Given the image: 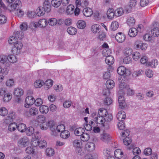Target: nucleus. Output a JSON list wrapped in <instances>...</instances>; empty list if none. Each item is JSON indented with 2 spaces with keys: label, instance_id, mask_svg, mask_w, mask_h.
<instances>
[{
  "label": "nucleus",
  "instance_id": "1",
  "mask_svg": "<svg viewBox=\"0 0 159 159\" xmlns=\"http://www.w3.org/2000/svg\"><path fill=\"white\" fill-rule=\"evenodd\" d=\"M8 42L10 44L14 45L11 50L14 54H17L20 52L23 46L21 40L15 38L14 36H12L9 38Z\"/></svg>",
  "mask_w": 159,
  "mask_h": 159
},
{
  "label": "nucleus",
  "instance_id": "2",
  "mask_svg": "<svg viewBox=\"0 0 159 159\" xmlns=\"http://www.w3.org/2000/svg\"><path fill=\"white\" fill-rule=\"evenodd\" d=\"M21 6V2L19 0H16L14 3L8 7L10 11H15L16 15L18 17H20L24 15V12L20 8Z\"/></svg>",
  "mask_w": 159,
  "mask_h": 159
},
{
  "label": "nucleus",
  "instance_id": "3",
  "mask_svg": "<svg viewBox=\"0 0 159 159\" xmlns=\"http://www.w3.org/2000/svg\"><path fill=\"white\" fill-rule=\"evenodd\" d=\"M46 125L50 128L51 130L55 133L60 132L63 131L65 129L64 125H59L57 126L54 125L52 121H49Z\"/></svg>",
  "mask_w": 159,
  "mask_h": 159
},
{
  "label": "nucleus",
  "instance_id": "4",
  "mask_svg": "<svg viewBox=\"0 0 159 159\" xmlns=\"http://www.w3.org/2000/svg\"><path fill=\"white\" fill-rule=\"evenodd\" d=\"M38 113V109L35 107H33L30 108L28 111H25L23 114L26 117H30L31 116H35Z\"/></svg>",
  "mask_w": 159,
  "mask_h": 159
},
{
  "label": "nucleus",
  "instance_id": "5",
  "mask_svg": "<svg viewBox=\"0 0 159 159\" xmlns=\"http://www.w3.org/2000/svg\"><path fill=\"white\" fill-rule=\"evenodd\" d=\"M36 121L40 124V127L42 130H46L48 129L47 126L45 127L43 124L46 121V117L43 115H39L36 117Z\"/></svg>",
  "mask_w": 159,
  "mask_h": 159
},
{
  "label": "nucleus",
  "instance_id": "6",
  "mask_svg": "<svg viewBox=\"0 0 159 159\" xmlns=\"http://www.w3.org/2000/svg\"><path fill=\"white\" fill-rule=\"evenodd\" d=\"M38 134H36L35 137V138L36 139V140L33 141L32 143V144L34 146H37L38 145L40 147L42 148H43L45 147L47 145V143L44 140H41L40 141H39L37 139L39 138Z\"/></svg>",
  "mask_w": 159,
  "mask_h": 159
},
{
  "label": "nucleus",
  "instance_id": "7",
  "mask_svg": "<svg viewBox=\"0 0 159 159\" xmlns=\"http://www.w3.org/2000/svg\"><path fill=\"white\" fill-rule=\"evenodd\" d=\"M48 25V21L46 19H41L38 22L34 23V25L35 27H40V28H45Z\"/></svg>",
  "mask_w": 159,
  "mask_h": 159
},
{
  "label": "nucleus",
  "instance_id": "8",
  "mask_svg": "<svg viewBox=\"0 0 159 159\" xmlns=\"http://www.w3.org/2000/svg\"><path fill=\"white\" fill-rule=\"evenodd\" d=\"M34 98L32 96L27 97L25 99V107L26 108H29L31 105L34 103Z\"/></svg>",
  "mask_w": 159,
  "mask_h": 159
},
{
  "label": "nucleus",
  "instance_id": "9",
  "mask_svg": "<svg viewBox=\"0 0 159 159\" xmlns=\"http://www.w3.org/2000/svg\"><path fill=\"white\" fill-rule=\"evenodd\" d=\"M0 63L5 65L7 66H9L10 64L9 62V58L7 56L2 54L0 55Z\"/></svg>",
  "mask_w": 159,
  "mask_h": 159
},
{
  "label": "nucleus",
  "instance_id": "10",
  "mask_svg": "<svg viewBox=\"0 0 159 159\" xmlns=\"http://www.w3.org/2000/svg\"><path fill=\"white\" fill-rule=\"evenodd\" d=\"M115 38L116 40L120 43L123 42L126 39L125 35L122 32H119L116 35Z\"/></svg>",
  "mask_w": 159,
  "mask_h": 159
},
{
  "label": "nucleus",
  "instance_id": "11",
  "mask_svg": "<svg viewBox=\"0 0 159 159\" xmlns=\"http://www.w3.org/2000/svg\"><path fill=\"white\" fill-rule=\"evenodd\" d=\"M94 121L96 122L97 124H102L105 127V129H108L109 127V125H106L104 118L102 116H98L96 119H94Z\"/></svg>",
  "mask_w": 159,
  "mask_h": 159
},
{
  "label": "nucleus",
  "instance_id": "12",
  "mask_svg": "<svg viewBox=\"0 0 159 159\" xmlns=\"http://www.w3.org/2000/svg\"><path fill=\"white\" fill-rule=\"evenodd\" d=\"M135 45L137 48H139L143 50H146L148 46L146 43H142L141 41L139 40L135 42Z\"/></svg>",
  "mask_w": 159,
  "mask_h": 159
},
{
  "label": "nucleus",
  "instance_id": "13",
  "mask_svg": "<svg viewBox=\"0 0 159 159\" xmlns=\"http://www.w3.org/2000/svg\"><path fill=\"white\" fill-rule=\"evenodd\" d=\"M19 146L20 147H25L29 143L28 139L26 137L22 138L18 142Z\"/></svg>",
  "mask_w": 159,
  "mask_h": 159
},
{
  "label": "nucleus",
  "instance_id": "14",
  "mask_svg": "<svg viewBox=\"0 0 159 159\" xmlns=\"http://www.w3.org/2000/svg\"><path fill=\"white\" fill-rule=\"evenodd\" d=\"M119 106L121 109L124 108L125 106V98L123 95L119 96L118 100Z\"/></svg>",
  "mask_w": 159,
  "mask_h": 159
},
{
  "label": "nucleus",
  "instance_id": "15",
  "mask_svg": "<svg viewBox=\"0 0 159 159\" xmlns=\"http://www.w3.org/2000/svg\"><path fill=\"white\" fill-rule=\"evenodd\" d=\"M100 139L102 141L106 142L110 140L111 137L108 133L103 132L100 135Z\"/></svg>",
  "mask_w": 159,
  "mask_h": 159
},
{
  "label": "nucleus",
  "instance_id": "16",
  "mask_svg": "<svg viewBox=\"0 0 159 159\" xmlns=\"http://www.w3.org/2000/svg\"><path fill=\"white\" fill-rule=\"evenodd\" d=\"M107 15L108 19L112 20L115 16L114 10L112 8L109 9L107 11Z\"/></svg>",
  "mask_w": 159,
  "mask_h": 159
},
{
  "label": "nucleus",
  "instance_id": "17",
  "mask_svg": "<svg viewBox=\"0 0 159 159\" xmlns=\"http://www.w3.org/2000/svg\"><path fill=\"white\" fill-rule=\"evenodd\" d=\"M83 13L84 15L85 16L89 17L93 14V11L90 8L86 7L83 9Z\"/></svg>",
  "mask_w": 159,
  "mask_h": 159
},
{
  "label": "nucleus",
  "instance_id": "18",
  "mask_svg": "<svg viewBox=\"0 0 159 159\" xmlns=\"http://www.w3.org/2000/svg\"><path fill=\"white\" fill-rule=\"evenodd\" d=\"M51 6L48 2H44L43 3V8L44 10V13L49 12L51 10Z\"/></svg>",
  "mask_w": 159,
  "mask_h": 159
},
{
  "label": "nucleus",
  "instance_id": "19",
  "mask_svg": "<svg viewBox=\"0 0 159 159\" xmlns=\"http://www.w3.org/2000/svg\"><path fill=\"white\" fill-rule=\"evenodd\" d=\"M116 117L117 119L119 121H123L122 120L125 119L126 117L125 113L123 111H120L118 112Z\"/></svg>",
  "mask_w": 159,
  "mask_h": 159
},
{
  "label": "nucleus",
  "instance_id": "20",
  "mask_svg": "<svg viewBox=\"0 0 159 159\" xmlns=\"http://www.w3.org/2000/svg\"><path fill=\"white\" fill-rule=\"evenodd\" d=\"M23 89L21 88H16L14 89V94L15 96L20 97L23 95Z\"/></svg>",
  "mask_w": 159,
  "mask_h": 159
},
{
  "label": "nucleus",
  "instance_id": "21",
  "mask_svg": "<svg viewBox=\"0 0 159 159\" xmlns=\"http://www.w3.org/2000/svg\"><path fill=\"white\" fill-rule=\"evenodd\" d=\"M114 155L116 158L120 159L123 156V152L121 149H117L115 151Z\"/></svg>",
  "mask_w": 159,
  "mask_h": 159
},
{
  "label": "nucleus",
  "instance_id": "22",
  "mask_svg": "<svg viewBox=\"0 0 159 159\" xmlns=\"http://www.w3.org/2000/svg\"><path fill=\"white\" fill-rule=\"evenodd\" d=\"M105 61L107 64L109 66H111L114 63V59L112 56L110 55L106 57Z\"/></svg>",
  "mask_w": 159,
  "mask_h": 159
},
{
  "label": "nucleus",
  "instance_id": "23",
  "mask_svg": "<svg viewBox=\"0 0 159 159\" xmlns=\"http://www.w3.org/2000/svg\"><path fill=\"white\" fill-rule=\"evenodd\" d=\"M73 147L75 149L82 146V142L79 139L74 140L72 143Z\"/></svg>",
  "mask_w": 159,
  "mask_h": 159
},
{
  "label": "nucleus",
  "instance_id": "24",
  "mask_svg": "<svg viewBox=\"0 0 159 159\" xmlns=\"http://www.w3.org/2000/svg\"><path fill=\"white\" fill-rule=\"evenodd\" d=\"M136 0H131L129 1V8L127 9V7H126L125 9L126 11L129 13L131 11V9H129V7L132 8L135 6L136 5Z\"/></svg>",
  "mask_w": 159,
  "mask_h": 159
},
{
  "label": "nucleus",
  "instance_id": "25",
  "mask_svg": "<svg viewBox=\"0 0 159 159\" xmlns=\"http://www.w3.org/2000/svg\"><path fill=\"white\" fill-rule=\"evenodd\" d=\"M100 29V26L99 24H95L93 25L91 27V31L94 33L98 32Z\"/></svg>",
  "mask_w": 159,
  "mask_h": 159
},
{
  "label": "nucleus",
  "instance_id": "26",
  "mask_svg": "<svg viewBox=\"0 0 159 159\" xmlns=\"http://www.w3.org/2000/svg\"><path fill=\"white\" fill-rule=\"evenodd\" d=\"M126 71L125 67L123 66H119L117 70L118 74L120 75H123L125 74Z\"/></svg>",
  "mask_w": 159,
  "mask_h": 159
},
{
  "label": "nucleus",
  "instance_id": "27",
  "mask_svg": "<svg viewBox=\"0 0 159 159\" xmlns=\"http://www.w3.org/2000/svg\"><path fill=\"white\" fill-rule=\"evenodd\" d=\"M121 79H123L122 77H121L120 79L119 80V82L120 84L119 85V87L120 90H123V92H122V93H124V92H125V90L126 89V88L127 85L124 81L122 82Z\"/></svg>",
  "mask_w": 159,
  "mask_h": 159
},
{
  "label": "nucleus",
  "instance_id": "28",
  "mask_svg": "<svg viewBox=\"0 0 159 159\" xmlns=\"http://www.w3.org/2000/svg\"><path fill=\"white\" fill-rule=\"evenodd\" d=\"M74 12V6L71 4L69 5L67 7L66 13L67 15H71Z\"/></svg>",
  "mask_w": 159,
  "mask_h": 159
},
{
  "label": "nucleus",
  "instance_id": "29",
  "mask_svg": "<svg viewBox=\"0 0 159 159\" xmlns=\"http://www.w3.org/2000/svg\"><path fill=\"white\" fill-rule=\"evenodd\" d=\"M103 118L106 125H109L107 123L110 122L113 119L112 116L110 114H107Z\"/></svg>",
  "mask_w": 159,
  "mask_h": 159
},
{
  "label": "nucleus",
  "instance_id": "30",
  "mask_svg": "<svg viewBox=\"0 0 159 159\" xmlns=\"http://www.w3.org/2000/svg\"><path fill=\"white\" fill-rule=\"evenodd\" d=\"M137 33L138 32L137 29L135 28H132L129 30L128 34L129 36L134 37L136 35Z\"/></svg>",
  "mask_w": 159,
  "mask_h": 159
},
{
  "label": "nucleus",
  "instance_id": "31",
  "mask_svg": "<svg viewBox=\"0 0 159 159\" xmlns=\"http://www.w3.org/2000/svg\"><path fill=\"white\" fill-rule=\"evenodd\" d=\"M86 149L89 151H91L94 150L95 148V145L91 142L88 143L85 145Z\"/></svg>",
  "mask_w": 159,
  "mask_h": 159
},
{
  "label": "nucleus",
  "instance_id": "32",
  "mask_svg": "<svg viewBox=\"0 0 159 159\" xmlns=\"http://www.w3.org/2000/svg\"><path fill=\"white\" fill-rule=\"evenodd\" d=\"M13 36H14L15 38L21 40V39L24 37V34L22 31H17L14 33Z\"/></svg>",
  "mask_w": 159,
  "mask_h": 159
},
{
  "label": "nucleus",
  "instance_id": "33",
  "mask_svg": "<svg viewBox=\"0 0 159 159\" xmlns=\"http://www.w3.org/2000/svg\"><path fill=\"white\" fill-rule=\"evenodd\" d=\"M135 20L134 17H129L128 18L126 21L127 24L130 26H133L135 24Z\"/></svg>",
  "mask_w": 159,
  "mask_h": 159
},
{
  "label": "nucleus",
  "instance_id": "34",
  "mask_svg": "<svg viewBox=\"0 0 159 159\" xmlns=\"http://www.w3.org/2000/svg\"><path fill=\"white\" fill-rule=\"evenodd\" d=\"M133 53V51L132 49L129 47L126 48L123 51V53L125 56H129Z\"/></svg>",
  "mask_w": 159,
  "mask_h": 159
},
{
  "label": "nucleus",
  "instance_id": "35",
  "mask_svg": "<svg viewBox=\"0 0 159 159\" xmlns=\"http://www.w3.org/2000/svg\"><path fill=\"white\" fill-rule=\"evenodd\" d=\"M107 88L108 89H111L115 86V83L112 80H107L106 83Z\"/></svg>",
  "mask_w": 159,
  "mask_h": 159
},
{
  "label": "nucleus",
  "instance_id": "36",
  "mask_svg": "<svg viewBox=\"0 0 159 159\" xmlns=\"http://www.w3.org/2000/svg\"><path fill=\"white\" fill-rule=\"evenodd\" d=\"M12 98V95L11 93H6L4 95L3 100L4 102H8Z\"/></svg>",
  "mask_w": 159,
  "mask_h": 159
},
{
  "label": "nucleus",
  "instance_id": "37",
  "mask_svg": "<svg viewBox=\"0 0 159 159\" xmlns=\"http://www.w3.org/2000/svg\"><path fill=\"white\" fill-rule=\"evenodd\" d=\"M67 31L70 35H74L76 34L77 30L75 28L70 26L67 29Z\"/></svg>",
  "mask_w": 159,
  "mask_h": 159
},
{
  "label": "nucleus",
  "instance_id": "38",
  "mask_svg": "<svg viewBox=\"0 0 159 159\" xmlns=\"http://www.w3.org/2000/svg\"><path fill=\"white\" fill-rule=\"evenodd\" d=\"M39 110L41 113L45 114L48 112L49 108L47 106L43 105L40 106Z\"/></svg>",
  "mask_w": 159,
  "mask_h": 159
},
{
  "label": "nucleus",
  "instance_id": "39",
  "mask_svg": "<svg viewBox=\"0 0 159 159\" xmlns=\"http://www.w3.org/2000/svg\"><path fill=\"white\" fill-rule=\"evenodd\" d=\"M84 129L82 128H79L76 129L75 131V134L77 136H81L83 134L84 132Z\"/></svg>",
  "mask_w": 159,
  "mask_h": 159
},
{
  "label": "nucleus",
  "instance_id": "40",
  "mask_svg": "<svg viewBox=\"0 0 159 159\" xmlns=\"http://www.w3.org/2000/svg\"><path fill=\"white\" fill-rule=\"evenodd\" d=\"M35 13L39 16H42L45 14L44 10L42 7H39L36 9Z\"/></svg>",
  "mask_w": 159,
  "mask_h": 159
},
{
  "label": "nucleus",
  "instance_id": "41",
  "mask_svg": "<svg viewBox=\"0 0 159 159\" xmlns=\"http://www.w3.org/2000/svg\"><path fill=\"white\" fill-rule=\"evenodd\" d=\"M17 128L19 131L21 132H23L25 131L26 128V126L25 124L24 123H20L17 125Z\"/></svg>",
  "mask_w": 159,
  "mask_h": 159
},
{
  "label": "nucleus",
  "instance_id": "42",
  "mask_svg": "<svg viewBox=\"0 0 159 159\" xmlns=\"http://www.w3.org/2000/svg\"><path fill=\"white\" fill-rule=\"evenodd\" d=\"M17 127V124L14 122L11 123L8 126V129L11 131L12 132L15 130Z\"/></svg>",
  "mask_w": 159,
  "mask_h": 159
},
{
  "label": "nucleus",
  "instance_id": "43",
  "mask_svg": "<svg viewBox=\"0 0 159 159\" xmlns=\"http://www.w3.org/2000/svg\"><path fill=\"white\" fill-rule=\"evenodd\" d=\"M119 26L118 23L116 21H113L111 23V30L113 31L116 30Z\"/></svg>",
  "mask_w": 159,
  "mask_h": 159
},
{
  "label": "nucleus",
  "instance_id": "44",
  "mask_svg": "<svg viewBox=\"0 0 159 159\" xmlns=\"http://www.w3.org/2000/svg\"><path fill=\"white\" fill-rule=\"evenodd\" d=\"M70 133L67 130H65L61 132L60 134L61 137L63 139H66L68 138L70 136Z\"/></svg>",
  "mask_w": 159,
  "mask_h": 159
},
{
  "label": "nucleus",
  "instance_id": "45",
  "mask_svg": "<svg viewBox=\"0 0 159 159\" xmlns=\"http://www.w3.org/2000/svg\"><path fill=\"white\" fill-rule=\"evenodd\" d=\"M115 16L117 17L121 16L124 13V10L121 8H119L115 11Z\"/></svg>",
  "mask_w": 159,
  "mask_h": 159
},
{
  "label": "nucleus",
  "instance_id": "46",
  "mask_svg": "<svg viewBox=\"0 0 159 159\" xmlns=\"http://www.w3.org/2000/svg\"><path fill=\"white\" fill-rule=\"evenodd\" d=\"M61 2L60 0H52L51 3L52 6L55 7H58L61 4Z\"/></svg>",
  "mask_w": 159,
  "mask_h": 159
},
{
  "label": "nucleus",
  "instance_id": "47",
  "mask_svg": "<svg viewBox=\"0 0 159 159\" xmlns=\"http://www.w3.org/2000/svg\"><path fill=\"white\" fill-rule=\"evenodd\" d=\"M8 113V111L7 109L4 107L0 108V115L2 116H5Z\"/></svg>",
  "mask_w": 159,
  "mask_h": 159
},
{
  "label": "nucleus",
  "instance_id": "48",
  "mask_svg": "<svg viewBox=\"0 0 159 159\" xmlns=\"http://www.w3.org/2000/svg\"><path fill=\"white\" fill-rule=\"evenodd\" d=\"M78 27L80 29H83L86 26L85 22L83 20H79L77 23Z\"/></svg>",
  "mask_w": 159,
  "mask_h": 159
},
{
  "label": "nucleus",
  "instance_id": "49",
  "mask_svg": "<svg viewBox=\"0 0 159 159\" xmlns=\"http://www.w3.org/2000/svg\"><path fill=\"white\" fill-rule=\"evenodd\" d=\"M98 114L99 115L104 117L107 114V111L106 109L102 108L99 110Z\"/></svg>",
  "mask_w": 159,
  "mask_h": 159
},
{
  "label": "nucleus",
  "instance_id": "50",
  "mask_svg": "<svg viewBox=\"0 0 159 159\" xmlns=\"http://www.w3.org/2000/svg\"><path fill=\"white\" fill-rule=\"evenodd\" d=\"M43 82L41 80H36L34 83V86L36 88H41L43 85Z\"/></svg>",
  "mask_w": 159,
  "mask_h": 159
},
{
  "label": "nucleus",
  "instance_id": "51",
  "mask_svg": "<svg viewBox=\"0 0 159 159\" xmlns=\"http://www.w3.org/2000/svg\"><path fill=\"white\" fill-rule=\"evenodd\" d=\"M25 131L26 134L30 136L34 134V129L32 127H30L26 129Z\"/></svg>",
  "mask_w": 159,
  "mask_h": 159
},
{
  "label": "nucleus",
  "instance_id": "52",
  "mask_svg": "<svg viewBox=\"0 0 159 159\" xmlns=\"http://www.w3.org/2000/svg\"><path fill=\"white\" fill-rule=\"evenodd\" d=\"M90 138V136L88 133H84V132L81 136V139L82 141L84 142L87 141L89 140Z\"/></svg>",
  "mask_w": 159,
  "mask_h": 159
},
{
  "label": "nucleus",
  "instance_id": "53",
  "mask_svg": "<svg viewBox=\"0 0 159 159\" xmlns=\"http://www.w3.org/2000/svg\"><path fill=\"white\" fill-rule=\"evenodd\" d=\"M111 51L109 48H104L102 51V54L103 56H108L111 55Z\"/></svg>",
  "mask_w": 159,
  "mask_h": 159
},
{
  "label": "nucleus",
  "instance_id": "54",
  "mask_svg": "<svg viewBox=\"0 0 159 159\" xmlns=\"http://www.w3.org/2000/svg\"><path fill=\"white\" fill-rule=\"evenodd\" d=\"M9 58V62L14 63L17 61V58L16 56L13 55H11L8 56Z\"/></svg>",
  "mask_w": 159,
  "mask_h": 159
},
{
  "label": "nucleus",
  "instance_id": "55",
  "mask_svg": "<svg viewBox=\"0 0 159 159\" xmlns=\"http://www.w3.org/2000/svg\"><path fill=\"white\" fill-rule=\"evenodd\" d=\"M46 154L49 157L52 156L54 154V150L52 148H47L46 150Z\"/></svg>",
  "mask_w": 159,
  "mask_h": 159
},
{
  "label": "nucleus",
  "instance_id": "56",
  "mask_svg": "<svg viewBox=\"0 0 159 159\" xmlns=\"http://www.w3.org/2000/svg\"><path fill=\"white\" fill-rule=\"evenodd\" d=\"M75 151L76 153L80 155H83L85 153V150L83 149L82 146L79 148L75 149Z\"/></svg>",
  "mask_w": 159,
  "mask_h": 159
},
{
  "label": "nucleus",
  "instance_id": "57",
  "mask_svg": "<svg viewBox=\"0 0 159 159\" xmlns=\"http://www.w3.org/2000/svg\"><path fill=\"white\" fill-rule=\"evenodd\" d=\"M132 57L134 60L137 61L140 58L141 55L139 52H135L133 53Z\"/></svg>",
  "mask_w": 159,
  "mask_h": 159
},
{
  "label": "nucleus",
  "instance_id": "58",
  "mask_svg": "<svg viewBox=\"0 0 159 159\" xmlns=\"http://www.w3.org/2000/svg\"><path fill=\"white\" fill-rule=\"evenodd\" d=\"M151 33L153 36H158L159 35V29L158 27L154 28L151 30Z\"/></svg>",
  "mask_w": 159,
  "mask_h": 159
},
{
  "label": "nucleus",
  "instance_id": "59",
  "mask_svg": "<svg viewBox=\"0 0 159 159\" xmlns=\"http://www.w3.org/2000/svg\"><path fill=\"white\" fill-rule=\"evenodd\" d=\"M53 83V82L52 80H48L45 81L44 86L45 88L49 89L52 86Z\"/></svg>",
  "mask_w": 159,
  "mask_h": 159
},
{
  "label": "nucleus",
  "instance_id": "60",
  "mask_svg": "<svg viewBox=\"0 0 159 159\" xmlns=\"http://www.w3.org/2000/svg\"><path fill=\"white\" fill-rule=\"evenodd\" d=\"M48 23L50 25L53 26L57 23V20L55 18H51L48 20Z\"/></svg>",
  "mask_w": 159,
  "mask_h": 159
},
{
  "label": "nucleus",
  "instance_id": "61",
  "mask_svg": "<svg viewBox=\"0 0 159 159\" xmlns=\"http://www.w3.org/2000/svg\"><path fill=\"white\" fill-rule=\"evenodd\" d=\"M144 73V71L141 69H140L134 71L133 75L134 77H136L142 75Z\"/></svg>",
  "mask_w": 159,
  "mask_h": 159
},
{
  "label": "nucleus",
  "instance_id": "62",
  "mask_svg": "<svg viewBox=\"0 0 159 159\" xmlns=\"http://www.w3.org/2000/svg\"><path fill=\"white\" fill-rule=\"evenodd\" d=\"M148 65L152 67L155 68L158 65V62L156 59H153L148 63Z\"/></svg>",
  "mask_w": 159,
  "mask_h": 159
},
{
  "label": "nucleus",
  "instance_id": "63",
  "mask_svg": "<svg viewBox=\"0 0 159 159\" xmlns=\"http://www.w3.org/2000/svg\"><path fill=\"white\" fill-rule=\"evenodd\" d=\"M20 29L22 31H25L27 29V23L26 22H23L21 23L20 26Z\"/></svg>",
  "mask_w": 159,
  "mask_h": 159
},
{
  "label": "nucleus",
  "instance_id": "64",
  "mask_svg": "<svg viewBox=\"0 0 159 159\" xmlns=\"http://www.w3.org/2000/svg\"><path fill=\"white\" fill-rule=\"evenodd\" d=\"M26 152L29 154H33L34 152V149L33 146L28 147L26 148Z\"/></svg>",
  "mask_w": 159,
  "mask_h": 159
}]
</instances>
